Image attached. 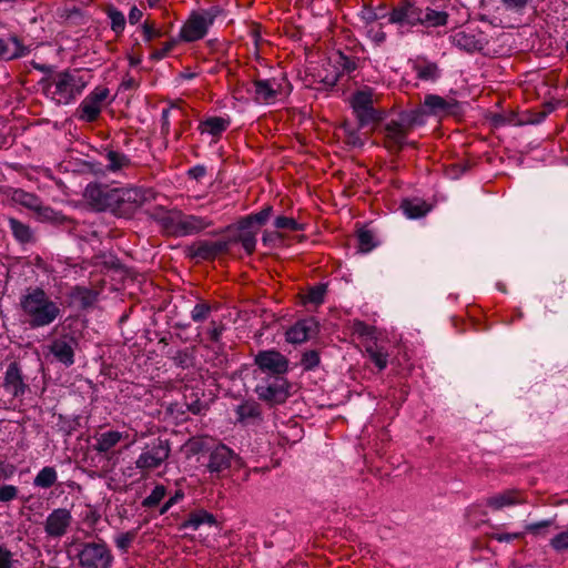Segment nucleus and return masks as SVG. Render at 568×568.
Segmentation results:
<instances>
[{
    "label": "nucleus",
    "instance_id": "obj_1",
    "mask_svg": "<svg viewBox=\"0 0 568 568\" xmlns=\"http://www.w3.org/2000/svg\"><path fill=\"white\" fill-rule=\"evenodd\" d=\"M90 77L78 69L53 72L39 81L45 98L57 105L74 102L89 84Z\"/></svg>",
    "mask_w": 568,
    "mask_h": 568
},
{
    "label": "nucleus",
    "instance_id": "obj_2",
    "mask_svg": "<svg viewBox=\"0 0 568 568\" xmlns=\"http://www.w3.org/2000/svg\"><path fill=\"white\" fill-rule=\"evenodd\" d=\"M20 307L31 327H43L60 315V307L40 288H28L20 298Z\"/></svg>",
    "mask_w": 568,
    "mask_h": 568
},
{
    "label": "nucleus",
    "instance_id": "obj_3",
    "mask_svg": "<svg viewBox=\"0 0 568 568\" xmlns=\"http://www.w3.org/2000/svg\"><path fill=\"white\" fill-rule=\"evenodd\" d=\"M254 392L258 399L270 406L283 404L290 396L291 384L285 376H260L255 374Z\"/></svg>",
    "mask_w": 568,
    "mask_h": 568
},
{
    "label": "nucleus",
    "instance_id": "obj_4",
    "mask_svg": "<svg viewBox=\"0 0 568 568\" xmlns=\"http://www.w3.org/2000/svg\"><path fill=\"white\" fill-rule=\"evenodd\" d=\"M171 454V445L168 439L154 438L148 443L135 460V467L142 476H148L151 471L161 467Z\"/></svg>",
    "mask_w": 568,
    "mask_h": 568
},
{
    "label": "nucleus",
    "instance_id": "obj_5",
    "mask_svg": "<svg viewBox=\"0 0 568 568\" xmlns=\"http://www.w3.org/2000/svg\"><path fill=\"white\" fill-rule=\"evenodd\" d=\"M77 558L81 568H111L114 559L111 549L102 539L81 542Z\"/></svg>",
    "mask_w": 568,
    "mask_h": 568
},
{
    "label": "nucleus",
    "instance_id": "obj_6",
    "mask_svg": "<svg viewBox=\"0 0 568 568\" xmlns=\"http://www.w3.org/2000/svg\"><path fill=\"white\" fill-rule=\"evenodd\" d=\"M349 102L361 128L382 119V113L374 108L376 98L372 88L357 90L352 94Z\"/></svg>",
    "mask_w": 568,
    "mask_h": 568
},
{
    "label": "nucleus",
    "instance_id": "obj_7",
    "mask_svg": "<svg viewBox=\"0 0 568 568\" xmlns=\"http://www.w3.org/2000/svg\"><path fill=\"white\" fill-rule=\"evenodd\" d=\"M255 374L260 376H285L290 369L288 358L275 349L260 351L254 356Z\"/></svg>",
    "mask_w": 568,
    "mask_h": 568
},
{
    "label": "nucleus",
    "instance_id": "obj_8",
    "mask_svg": "<svg viewBox=\"0 0 568 568\" xmlns=\"http://www.w3.org/2000/svg\"><path fill=\"white\" fill-rule=\"evenodd\" d=\"M213 10L193 12L183 24L180 38L185 42H194L203 39L215 20Z\"/></svg>",
    "mask_w": 568,
    "mask_h": 568
},
{
    "label": "nucleus",
    "instance_id": "obj_9",
    "mask_svg": "<svg viewBox=\"0 0 568 568\" xmlns=\"http://www.w3.org/2000/svg\"><path fill=\"white\" fill-rule=\"evenodd\" d=\"M116 190L103 184H89L84 191V197L97 211H110L115 214Z\"/></svg>",
    "mask_w": 568,
    "mask_h": 568
},
{
    "label": "nucleus",
    "instance_id": "obj_10",
    "mask_svg": "<svg viewBox=\"0 0 568 568\" xmlns=\"http://www.w3.org/2000/svg\"><path fill=\"white\" fill-rule=\"evenodd\" d=\"M109 94L110 90L105 87L94 88L79 104L78 118L85 122H94L99 118Z\"/></svg>",
    "mask_w": 568,
    "mask_h": 568
},
{
    "label": "nucleus",
    "instance_id": "obj_11",
    "mask_svg": "<svg viewBox=\"0 0 568 568\" xmlns=\"http://www.w3.org/2000/svg\"><path fill=\"white\" fill-rule=\"evenodd\" d=\"M115 215L130 217L146 201L145 192L139 187H118Z\"/></svg>",
    "mask_w": 568,
    "mask_h": 568
},
{
    "label": "nucleus",
    "instance_id": "obj_12",
    "mask_svg": "<svg viewBox=\"0 0 568 568\" xmlns=\"http://www.w3.org/2000/svg\"><path fill=\"white\" fill-rule=\"evenodd\" d=\"M235 460L237 455L226 445L220 444L210 450L206 468L212 476L222 478L227 475Z\"/></svg>",
    "mask_w": 568,
    "mask_h": 568
},
{
    "label": "nucleus",
    "instance_id": "obj_13",
    "mask_svg": "<svg viewBox=\"0 0 568 568\" xmlns=\"http://www.w3.org/2000/svg\"><path fill=\"white\" fill-rule=\"evenodd\" d=\"M73 517L67 508H55L45 518L43 529L48 538L61 539L72 525Z\"/></svg>",
    "mask_w": 568,
    "mask_h": 568
},
{
    "label": "nucleus",
    "instance_id": "obj_14",
    "mask_svg": "<svg viewBox=\"0 0 568 568\" xmlns=\"http://www.w3.org/2000/svg\"><path fill=\"white\" fill-rule=\"evenodd\" d=\"M248 92L253 94L255 102L260 104H271L277 100L282 93V85L276 79H256L252 82V89Z\"/></svg>",
    "mask_w": 568,
    "mask_h": 568
},
{
    "label": "nucleus",
    "instance_id": "obj_15",
    "mask_svg": "<svg viewBox=\"0 0 568 568\" xmlns=\"http://www.w3.org/2000/svg\"><path fill=\"white\" fill-rule=\"evenodd\" d=\"M526 503V493L517 488L505 489L485 499V506L494 511H499L506 507L524 505Z\"/></svg>",
    "mask_w": 568,
    "mask_h": 568
},
{
    "label": "nucleus",
    "instance_id": "obj_16",
    "mask_svg": "<svg viewBox=\"0 0 568 568\" xmlns=\"http://www.w3.org/2000/svg\"><path fill=\"white\" fill-rule=\"evenodd\" d=\"M419 12L420 7L416 6L415 2L400 1L390 10L388 22L399 27H416L418 26Z\"/></svg>",
    "mask_w": 568,
    "mask_h": 568
},
{
    "label": "nucleus",
    "instance_id": "obj_17",
    "mask_svg": "<svg viewBox=\"0 0 568 568\" xmlns=\"http://www.w3.org/2000/svg\"><path fill=\"white\" fill-rule=\"evenodd\" d=\"M229 251L227 241H197L187 247V254L192 258L214 260L222 253Z\"/></svg>",
    "mask_w": 568,
    "mask_h": 568
},
{
    "label": "nucleus",
    "instance_id": "obj_18",
    "mask_svg": "<svg viewBox=\"0 0 568 568\" xmlns=\"http://www.w3.org/2000/svg\"><path fill=\"white\" fill-rule=\"evenodd\" d=\"M28 388L19 364L17 362L10 363L4 373L3 389L10 394L12 398H20L26 394Z\"/></svg>",
    "mask_w": 568,
    "mask_h": 568
},
{
    "label": "nucleus",
    "instance_id": "obj_19",
    "mask_svg": "<svg viewBox=\"0 0 568 568\" xmlns=\"http://www.w3.org/2000/svg\"><path fill=\"white\" fill-rule=\"evenodd\" d=\"M410 131L402 125V121L390 120L384 128L385 146L394 152H399L406 144V138Z\"/></svg>",
    "mask_w": 568,
    "mask_h": 568
},
{
    "label": "nucleus",
    "instance_id": "obj_20",
    "mask_svg": "<svg viewBox=\"0 0 568 568\" xmlns=\"http://www.w3.org/2000/svg\"><path fill=\"white\" fill-rule=\"evenodd\" d=\"M77 345L75 338L69 335L55 338L50 345V353L55 359L67 367L74 363V347Z\"/></svg>",
    "mask_w": 568,
    "mask_h": 568
},
{
    "label": "nucleus",
    "instance_id": "obj_21",
    "mask_svg": "<svg viewBox=\"0 0 568 568\" xmlns=\"http://www.w3.org/2000/svg\"><path fill=\"white\" fill-rule=\"evenodd\" d=\"M424 108L427 110L428 114L444 116L454 114L458 109V102L454 98L427 94L424 99Z\"/></svg>",
    "mask_w": 568,
    "mask_h": 568
},
{
    "label": "nucleus",
    "instance_id": "obj_22",
    "mask_svg": "<svg viewBox=\"0 0 568 568\" xmlns=\"http://www.w3.org/2000/svg\"><path fill=\"white\" fill-rule=\"evenodd\" d=\"M455 47L467 52L480 51L484 47V39L480 32L475 30H460L452 36Z\"/></svg>",
    "mask_w": 568,
    "mask_h": 568
},
{
    "label": "nucleus",
    "instance_id": "obj_23",
    "mask_svg": "<svg viewBox=\"0 0 568 568\" xmlns=\"http://www.w3.org/2000/svg\"><path fill=\"white\" fill-rule=\"evenodd\" d=\"M317 332V323L313 318L298 321L286 332V341L292 344H301L310 339Z\"/></svg>",
    "mask_w": 568,
    "mask_h": 568
},
{
    "label": "nucleus",
    "instance_id": "obj_24",
    "mask_svg": "<svg viewBox=\"0 0 568 568\" xmlns=\"http://www.w3.org/2000/svg\"><path fill=\"white\" fill-rule=\"evenodd\" d=\"M212 224L213 222L207 217L193 214H184L181 211L180 231L178 232V236L197 234L210 227Z\"/></svg>",
    "mask_w": 568,
    "mask_h": 568
},
{
    "label": "nucleus",
    "instance_id": "obj_25",
    "mask_svg": "<svg viewBox=\"0 0 568 568\" xmlns=\"http://www.w3.org/2000/svg\"><path fill=\"white\" fill-rule=\"evenodd\" d=\"M29 49L19 40L18 37L0 38V60H14L26 57Z\"/></svg>",
    "mask_w": 568,
    "mask_h": 568
},
{
    "label": "nucleus",
    "instance_id": "obj_26",
    "mask_svg": "<svg viewBox=\"0 0 568 568\" xmlns=\"http://www.w3.org/2000/svg\"><path fill=\"white\" fill-rule=\"evenodd\" d=\"M8 225L13 239L21 245L34 244L36 233L31 226L16 217H8Z\"/></svg>",
    "mask_w": 568,
    "mask_h": 568
},
{
    "label": "nucleus",
    "instance_id": "obj_27",
    "mask_svg": "<svg viewBox=\"0 0 568 568\" xmlns=\"http://www.w3.org/2000/svg\"><path fill=\"white\" fill-rule=\"evenodd\" d=\"M449 14L446 11H438L430 7H420L418 26L425 28L445 27L448 23Z\"/></svg>",
    "mask_w": 568,
    "mask_h": 568
},
{
    "label": "nucleus",
    "instance_id": "obj_28",
    "mask_svg": "<svg viewBox=\"0 0 568 568\" xmlns=\"http://www.w3.org/2000/svg\"><path fill=\"white\" fill-rule=\"evenodd\" d=\"M413 71L417 79L422 81H435L440 75V70L436 62H432L424 58H417L412 63Z\"/></svg>",
    "mask_w": 568,
    "mask_h": 568
},
{
    "label": "nucleus",
    "instance_id": "obj_29",
    "mask_svg": "<svg viewBox=\"0 0 568 568\" xmlns=\"http://www.w3.org/2000/svg\"><path fill=\"white\" fill-rule=\"evenodd\" d=\"M129 437L128 433H121L118 430H109L100 434L95 438L94 449L98 453L106 454L112 448H114L122 439H126Z\"/></svg>",
    "mask_w": 568,
    "mask_h": 568
},
{
    "label": "nucleus",
    "instance_id": "obj_30",
    "mask_svg": "<svg viewBox=\"0 0 568 568\" xmlns=\"http://www.w3.org/2000/svg\"><path fill=\"white\" fill-rule=\"evenodd\" d=\"M34 214L38 221L40 222H48L52 223L54 225H67L70 224L72 221L63 215L61 212L54 211L52 207L48 205H43L40 201L37 205V209H34Z\"/></svg>",
    "mask_w": 568,
    "mask_h": 568
},
{
    "label": "nucleus",
    "instance_id": "obj_31",
    "mask_svg": "<svg viewBox=\"0 0 568 568\" xmlns=\"http://www.w3.org/2000/svg\"><path fill=\"white\" fill-rule=\"evenodd\" d=\"M202 525L214 526L216 525V518L204 509H195L187 515L181 527L197 530Z\"/></svg>",
    "mask_w": 568,
    "mask_h": 568
},
{
    "label": "nucleus",
    "instance_id": "obj_32",
    "mask_svg": "<svg viewBox=\"0 0 568 568\" xmlns=\"http://www.w3.org/2000/svg\"><path fill=\"white\" fill-rule=\"evenodd\" d=\"M6 194L11 201L32 212L34 209H37V205L41 201L40 197L36 194L27 192L22 189L8 187Z\"/></svg>",
    "mask_w": 568,
    "mask_h": 568
},
{
    "label": "nucleus",
    "instance_id": "obj_33",
    "mask_svg": "<svg viewBox=\"0 0 568 568\" xmlns=\"http://www.w3.org/2000/svg\"><path fill=\"white\" fill-rule=\"evenodd\" d=\"M230 126V120L221 116H211L199 124L202 134L207 133L212 136H221Z\"/></svg>",
    "mask_w": 568,
    "mask_h": 568
},
{
    "label": "nucleus",
    "instance_id": "obj_34",
    "mask_svg": "<svg viewBox=\"0 0 568 568\" xmlns=\"http://www.w3.org/2000/svg\"><path fill=\"white\" fill-rule=\"evenodd\" d=\"M389 12L385 3H379L377 7L364 4L359 11V18L366 26H372L375 21L389 18Z\"/></svg>",
    "mask_w": 568,
    "mask_h": 568
},
{
    "label": "nucleus",
    "instance_id": "obj_35",
    "mask_svg": "<svg viewBox=\"0 0 568 568\" xmlns=\"http://www.w3.org/2000/svg\"><path fill=\"white\" fill-rule=\"evenodd\" d=\"M273 213V207L267 205L260 212L250 214L239 221L237 229H257L264 225Z\"/></svg>",
    "mask_w": 568,
    "mask_h": 568
},
{
    "label": "nucleus",
    "instance_id": "obj_36",
    "mask_svg": "<svg viewBox=\"0 0 568 568\" xmlns=\"http://www.w3.org/2000/svg\"><path fill=\"white\" fill-rule=\"evenodd\" d=\"M158 222L165 231L166 234L178 236V232L180 231V222H181V211L180 210H170L164 211L162 214L158 216Z\"/></svg>",
    "mask_w": 568,
    "mask_h": 568
},
{
    "label": "nucleus",
    "instance_id": "obj_37",
    "mask_svg": "<svg viewBox=\"0 0 568 568\" xmlns=\"http://www.w3.org/2000/svg\"><path fill=\"white\" fill-rule=\"evenodd\" d=\"M400 209L408 219H419L429 212L430 206L424 200L407 199L402 202Z\"/></svg>",
    "mask_w": 568,
    "mask_h": 568
},
{
    "label": "nucleus",
    "instance_id": "obj_38",
    "mask_svg": "<svg viewBox=\"0 0 568 568\" xmlns=\"http://www.w3.org/2000/svg\"><path fill=\"white\" fill-rule=\"evenodd\" d=\"M365 352L378 371H384L387 367L389 354L384 346L373 342L365 346Z\"/></svg>",
    "mask_w": 568,
    "mask_h": 568
},
{
    "label": "nucleus",
    "instance_id": "obj_39",
    "mask_svg": "<svg viewBox=\"0 0 568 568\" xmlns=\"http://www.w3.org/2000/svg\"><path fill=\"white\" fill-rule=\"evenodd\" d=\"M428 112L425 108H417L410 111H405L399 114L402 125H405L409 131L416 126H420L425 123Z\"/></svg>",
    "mask_w": 568,
    "mask_h": 568
},
{
    "label": "nucleus",
    "instance_id": "obj_40",
    "mask_svg": "<svg viewBox=\"0 0 568 568\" xmlns=\"http://www.w3.org/2000/svg\"><path fill=\"white\" fill-rule=\"evenodd\" d=\"M70 297L82 308H87L92 306L97 301V293L89 287L77 285L71 288Z\"/></svg>",
    "mask_w": 568,
    "mask_h": 568
},
{
    "label": "nucleus",
    "instance_id": "obj_41",
    "mask_svg": "<svg viewBox=\"0 0 568 568\" xmlns=\"http://www.w3.org/2000/svg\"><path fill=\"white\" fill-rule=\"evenodd\" d=\"M105 159V168L111 172L120 171L131 164V160L122 152L114 150H105L103 154Z\"/></svg>",
    "mask_w": 568,
    "mask_h": 568
},
{
    "label": "nucleus",
    "instance_id": "obj_42",
    "mask_svg": "<svg viewBox=\"0 0 568 568\" xmlns=\"http://www.w3.org/2000/svg\"><path fill=\"white\" fill-rule=\"evenodd\" d=\"M58 479V473L54 467L45 466L37 474L33 485L39 488L48 489L52 487Z\"/></svg>",
    "mask_w": 568,
    "mask_h": 568
},
{
    "label": "nucleus",
    "instance_id": "obj_43",
    "mask_svg": "<svg viewBox=\"0 0 568 568\" xmlns=\"http://www.w3.org/2000/svg\"><path fill=\"white\" fill-rule=\"evenodd\" d=\"M236 413L241 422L260 419L261 406L254 400H247L237 406Z\"/></svg>",
    "mask_w": 568,
    "mask_h": 568
},
{
    "label": "nucleus",
    "instance_id": "obj_44",
    "mask_svg": "<svg viewBox=\"0 0 568 568\" xmlns=\"http://www.w3.org/2000/svg\"><path fill=\"white\" fill-rule=\"evenodd\" d=\"M240 233L235 237L245 252L251 255L255 251L257 229H239Z\"/></svg>",
    "mask_w": 568,
    "mask_h": 568
},
{
    "label": "nucleus",
    "instance_id": "obj_45",
    "mask_svg": "<svg viewBox=\"0 0 568 568\" xmlns=\"http://www.w3.org/2000/svg\"><path fill=\"white\" fill-rule=\"evenodd\" d=\"M335 64L342 74H351L357 69L358 59L356 57H348L343 52H337Z\"/></svg>",
    "mask_w": 568,
    "mask_h": 568
},
{
    "label": "nucleus",
    "instance_id": "obj_46",
    "mask_svg": "<svg viewBox=\"0 0 568 568\" xmlns=\"http://www.w3.org/2000/svg\"><path fill=\"white\" fill-rule=\"evenodd\" d=\"M136 536L138 531L135 529L121 532L114 537V545L121 552L126 554Z\"/></svg>",
    "mask_w": 568,
    "mask_h": 568
},
{
    "label": "nucleus",
    "instance_id": "obj_47",
    "mask_svg": "<svg viewBox=\"0 0 568 568\" xmlns=\"http://www.w3.org/2000/svg\"><path fill=\"white\" fill-rule=\"evenodd\" d=\"M358 248L363 253L372 251L375 246L374 234L369 230L361 229L357 233Z\"/></svg>",
    "mask_w": 568,
    "mask_h": 568
},
{
    "label": "nucleus",
    "instance_id": "obj_48",
    "mask_svg": "<svg viewBox=\"0 0 568 568\" xmlns=\"http://www.w3.org/2000/svg\"><path fill=\"white\" fill-rule=\"evenodd\" d=\"M166 495V488L163 485H156L151 494L142 501L145 508H153L158 506Z\"/></svg>",
    "mask_w": 568,
    "mask_h": 568
},
{
    "label": "nucleus",
    "instance_id": "obj_49",
    "mask_svg": "<svg viewBox=\"0 0 568 568\" xmlns=\"http://www.w3.org/2000/svg\"><path fill=\"white\" fill-rule=\"evenodd\" d=\"M106 14L111 21V29L118 34L123 32L125 27L124 14L115 8H109Z\"/></svg>",
    "mask_w": 568,
    "mask_h": 568
},
{
    "label": "nucleus",
    "instance_id": "obj_50",
    "mask_svg": "<svg viewBox=\"0 0 568 568\" xmlns=\"http://www.w3.org/2000/svg\"><path fill=\"white\" fill-rule=\"evenodd\" d=\"M326 294V286L324 284H318L308 290L304 297V303L311 304H322L324 302V297Z\"/></svg>",
    "mask_w": 568,
    "mask_h": 568
},
{
    "label": "nucleus",
    "instance_id": "obj_51",
    "mask_svg": "<svg viewBox=\"0 0 568 568\" xmlns=\"http://www.w3.org/2000/svg\"><path fill=\"white\" fill-rule=\"evenodd\" d=\"M274 226L278 230H288L292 232L302 231L304 229L303 224L288 216H277L274 221Z\"/></svg>",
    "mask_w": 568,
    "mask_h": 568
},
{
    "label": "nucleus",
    "instance_id": "obj_52",
    "mask_svg": "<svg viewBox=\"0 0 568 568\" xmlns=\"http://www.w3.org/2000/svg\"><path fill=\"white\" fill-rule=\"evenodd\" d=\"M321 363L320 354L315 349L306 351L303 353L301 358V365L305 371H312L316 368Z\"/></svg>",
    "mask_w": 568,
    "mask_h": 568
},
{
    "label": "nucleus",
    "instance_id": "obj_53",
    "mask_svg": "<svg viewBox=\"0 0 568 568\" xmlns=\"http://www.w3.org/2000/svg\"><path fill=\"white\" fill-rule=\"evenodd\" d=\"M211 311L212 306L209 303L200 302L193 307L191 318L195 323L203 322L209 317Z\"/></svg>",
    "mask_w": 568,
    "mask_h": 568
},
{
    "label": "nucleus",
    "instance_id": "obj_54",
    "mask_svg": "<svg viewBox=\"0 0 568 568\" xmlns=\"http://www.w3.org/2000/svg\"><path fill=\"white\" fill-rule=\"evenodd\" d=\"M19 561L13 554L3 545H0V568H16Z\"/></svg>",
    "mask_w": 568,
    "mask_h": 568
},
{
    "label": "nucleus",
    "instance_id": "obj_55",
    "mask_svg": "<svg viewBox=\"0 0 568 568\" xmlns=\"http://www.w3.org/2000/svg\"><path fill=\"white\" fill-rule=\"evenodd\" d=\"M142 33L143 39L146 42H150L153 39L160 38L162 36L161 30L156 28L155 23L148 20L142 24Z\"/></svg>",
    "mask_w": 568,
    "mask_h": 568
},
{
    "label": "nucleus",
    "instance_id": "obj_56",
    "mask_svg": "<svg viewBox=\"0 0 568 568\" xmlns=\"http://www.w3.org/2000/svg\"><path fill=\"white\" fill-rule=\"evenodd\" d=\"M550 546L556 551L568 549V531H562L550 539Z\"/></svg>",
    "mask_w": 568,
    "mask_h": 568
},
{
    "label": "nucleus",
    "instance_id": "obj_57",
    "mask_svg": "<svg viewBox=\"0 0 568 568\" xmlns=\"http://www.w3.org/2000/svg\"><path fill=\"white\" fill-rule=\"evenodd\" d=\"M224 329V324L212 321L210 328L207 329L209 339L213 343H219Z\"/></svg>",
    "mask_w": 568,
    "mask_h": 568
},
{
    "label": "nucleus",
    "instance_id": "obj_58",
    "mask_svg": "<svg viewBox=\"0 0 568 568\" xmlns=\"http://www.w3.org/2000/svg\"><path fill=\"white\" fill-rule=\"evenodd\" d=\"M18 487L13 485H3L0 487V501L9 503L18 497Z\"/></svg>",
    "mask_w": 568,
    "mask_h": 568
},
{
    "label": "nucleus",
    "instance_id": "obj_59",
    "mask_svg": "<svg viewBox=\"0 0 568 568\" xmlns=\"http://www.w3.org/2000/svg\"><path fill=\"white\" fill-rule=\"evenodd\" d=\"M173 363L178 367L186 368L191 365L192 358L187 349L178 351L176 354L172 357Z\"/></svg>",
    "mask_w": 568,
    "mask_h": 568
},
{
    "label": "nucleus",
    "instance_id": "obj_60",
    "mask_svg": "<svg viewBox=\"0 0 568 568\" xmlns=\"http://www.w3.org/2000/svg\"><path fill=\"white\" fill-rule=\"evenodd\" d=\"M491 539L497 540L499 542H511L516 539H520L524 537L523 532H493L490 535Z\"/></svg>",
    "mask_w": 568,
    "mask_h": 568
},
{
    "label": "nucleus",
    "instance_id": "obj_61",
    "mask_svg": "<svg viewBox=\"0 0 568 568\" xmlns=\"http://www.w3.org/2000/svg\"><path fill=\"white\" fill-rule=\"evenodd\" d=\"M344 131L346 133V143L352 146H362L363 140L358 132L347 125L344 126Z\"/></svg>",
    "mask_w": 568,
    "mask_h": 568
},
{
    "label": "nucleus",
    "instance_id": "obj_62",
    "mask_svg": "<svg viewBox=\"0 0 568 568\" xmlns=\"http://www.w3.org/2000/svg\"><path fill=\"white\" fill-rule=\"evenodd\" d=\"M367 36L376 44H381L386 40V33L384 32L382 26H379L377 29H375L374 27H371L367 30Z\"/></svg>",
    "mask_w": 568,
    "mask_h": 568
},
{
    "label": "nucleus",
    "instance_id": "obj_63",
    "mask_svg": "<svg viewBox=\"0 0 568 568\" xmlns=\"http://www.w3.org/2000/svg\"><path fill=\"white\" fill-rule=\"evenodd\" d=\"M354 328L361 336L374 337L375 328L364 322H356Z\"/></svg>",
    "mask_w": 568,
    "mask_h": 568
},
{
    "label": "nucleus",
    "instance_id": "obj_64",
    "mask_svg": "<svg viewBox=\"0 0 568 568\" xmlns=\"http://www.w3.org/2000/svg\"><path fill=\"white\" fill-rule=\"evenodd\" d=\"M551 525L550 520H542L539 523L529 524L526 526V530L532 535H540L544 529Z\"/></svg>",
    "mask_w": 568,
    "mask_h": 568
}]
</instances>
